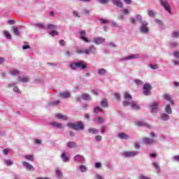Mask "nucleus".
Returning a JSON list of instances; mask_svg holds the SVG:
<instances>
[{
	"mask_svg": "<svg viewBox=\"0 0 179 179\" xmlns=\"http://www.w3.org/2000/svg\"><path fill=\"white\" fill-rule=\"evenodd\" d=\"M76 52L79 55H82V54H85V55H89V54L94 55L97 52V49L94 45H91L88 49H78L76 50Z\"/></svg>",
	"mask_w": 179,
	"mask_h": 179,
	"instance_id": "1",
	"label": "nucleus"
},
{
	"mask_svg": "<svg viewBox=\"0 0 179 179\" xmlns=\"http://www.w3.org/2000/svg\"><path fill=\"white\" fill-rule=\"evenodd\" d=\"M67 127L74 129L75 131H83L85 129V124L82 122H76L74 123H68Z\"/></svg>",
	"mask_w": 179,
	"mask_h": 179,
	"instance_id": "2",
	"label": "nucleus"
},
{
	"mask_svg": "<svg viewBox=\"0 0 179 179\" xmlns=\"http://www.w3.org/2000/svg\"><path fill=\"white\" fill-rule=\"evenodd\" d=\"M71 69H78L79 68L80 69H86V64H83V62L79 61L78 62L71 63L70 65Z\"/></svg>",
	"mask_w": 179,
	"mask_h": 179,
	"instance_id": "3",
	"label": "nucleus"
},
{
	"mask_svg": "<svg viewBox=\"0 0 179 179\" xmlns=\"http://www.w3.org/2000/svg\"><path fill=\"white\" fill-rule=\"evenodd\" d=\"M143 89V94H145V96H150V94H152V92H150V90H152V85H150V84H144Z\"/></svg>",
	"mask_w": 179,
	"mask_h": 179,
	"instance_id": "4",
	"label": "nucleus"
},
{
	"mask_svg": "<svg viewBox=\"0 0 179 179\" xmlns=\"http://www.w3.org/2000/svg\"><path fill=\"white\" fill-rule=\"evenodd\" d=\"M140 31L143 33V34H148V33H149V27H148V22L146 21L143 22L140 27Z\"/></svg>",
	"mask_w": 179,
	"mask_h": 179,
	"instance_id": "5",
	"label": "nucleus"
},
{
	"mask_svg": "<svg viewBox=\"0 0 179 179\" xmlns=\"http://www.w3.org/2000/svg\"><path fill=\"white\" fill-rule=\"evenodd\" d=\"M150 108L151 110V113H157V111H159V103H152L151 105H150Z\"/></svg>",
	"mask_w": 179,
	"mask_h": 179,
	"instance_id": "6",
	"label": "nucleus"
},
{
	"mask_svg": "<svg viewBox=\"0 0 179 179\" xmlns=\"http://www.w3.org/2000/svg\"><path fill=\"white\" fill-rule=\"evenodd\" d=\"M138 155V152L136 151H125L123 152V156H125V157H134V156H136Z\"/></svg>",
	"mask_w": 179,
	"mask_h": 179,
	"instance_id": "7",
	"label": "nucleus"
},
{
	"mask_svg": "<svg viewBox=\"0 0 179 179\" xmlns=\"http://www.w3.org/2000/svg\"><path fill=\"white\" fill-rule=\"evenodd\" d=\"M143 142L145 145H153V143H156V141H155V139L150 138H143Z\"/></svg>",
	"mask_w": 179,
	"mask_h": 179,
	"instance_id": "8",
	"label": "nucleus"
},
{
	"mask_svg": "<svg viewBox=\"0 0 179 179\" xmlns=\"http://www.w3.org/2000/svg\"><path fill=\"white\" fill-rule=\"evenodd\" d=\"M74 162L75 163H83L85 162V157L80 155H77L74 157Z\"/></svg>",
	"mask_w": 179,
	"mask_h": 179,
	"instance_id": "9",
	"label": "nucleus"
},
{
	"mask_svg": "<svg viewBox=\"0 0 179 179\" xmlns=\"http://www.w3.org/2000/svg\"><path fill=\"white\" fill-rule=\"evenodd\" d=\"M22 164L24 166H25V168L29 170V171H34V166H33V165H31V164H29V162H27L25 161L22 162Z\"/></svg>",
	"mask_w": 179,
	"mask_h": 179,
	"instance_id": "10",
	"label": "nucleus"
},
{
	"mask_svg": "<svg viewBox=\"0 0 179 179\" xmlns=\"http://www.w3.org/2000/svg\"><path fill=\"white\" fill-rule=\"evenodd\" d=\"M160 2L162 6H164L165 10L169 12V13H171V10L170 9V5H169V3H167V1H163V0H160Z\"/></svg>",
	"mask_w": 179,
	"mask_h": 179,
	"instance_id": "11",
	"label": "nucleus"
},
{
	"mask_svg": "<svg viewBox=\"0 0 179 179\" xmlns=\"http://www.w3.org/2000/svg\"><path fill=\"white\" fill-rule=\"evenodd\" d=\"M117 136L120 138V139H124L125 141H129V139H131V137L124 132L119 133Z\"/></svg>",
	"mask_w": 179,
	"mask_h": 179,
	"instance_id": "12",
	"label": "nucleus"
},
{
	"mask_svg": "<svg viewBox=\"0 0 179 179\" xmlns=\"http://www.w3.org/2000/svg\"><path fill=\"white\" fill-rule=\"evenodd\" d=\"M105 41L106 38H104L96 37L93 39V42L96 45L103 44Z\"/></svg>",
	"mask_w": 179,
	"mask_h": 179,
	"instance_id": "13",
	"label": "nucleus"
},
{
	"mask_svg": "<svg viewBox=\"0 0 179 179\" xmlns=\"http://www.w3.org/2000/svg\"><path fill=\"white\" fill-rule=\"evenodd\" d=\"M80 36L81 40H83V41H85V43H89V39H87V38L85 37V36H86L85 30H82L81 31H80Z\"/></svg>",
	"mask_w": 179,
	"mask_h": 179,
	"instance_id": "14",
	"label": "nucleus"
},
{
	"mask_svg": "<svg viewBox=\"0 0 179 179\" xmlns=\"http://www.w3.org/2000/svg\"><path fill=\"white\" fill-rule=\"evenodd\" d=\"M59 96L61 99H69V97H71V92H63L60 93Z\"/></svg>",
	"mask_w": 179,
	"mask_h": 179,
	"instance_id": "15",
	"label": "nucleus"
},
{
	"mask_svg": "<svg viewBox=\"0 0 179 179\" xmlns=\"http://www.w3.org/2000/svg\"><path fill=\"white\" fill-rule=\"evenodd\" d=\"M112 2L113 5L117 6V8H124V4L122 3V1H121V0H112Z\"/></svg>",
	"mask_w": 179,
	"mask_h": 179,
	"instance_id": "16",
	"label": "nucleus"
},
{
	"mask_svg": "<svg viewBox=\"0 0 179 179\" xmlns=\"http://www.w3.org/2000/svg\"><path fill=\"white\" fill-rule=\"evenodd\" d=\"M67 148H69L70 149H73L75 148H78V143H76L74 141H70L68 142L66 144Z\"/></svg>",
	"mask_w": 179,
	"mask_h": 179,
	"instance_id": "17",
	"label": "nucleus"
},
{
	"mask_svg": "<svg viewBox=\"0 0 179 179\" xmlns=\"http://www.w3.org/2000/svg\"><path fill=\"white\" fill-rule=\"evenodd\" d=\"M164 99L166 100V101H170L171 106H174V101L171 100V96L169 94H166L163 96Z\"/></svg>",
	"mask_w": 179,
	"mask_h": 179,
	"instance_id": "18",
	"label": "nucleus"
},
{
	"mask_svg": "<svg viewBox=\"0 0 179 179\" xmlns=\"http://www.w3.org/2000/svg\"><path fill=\"white\" fill-rule=\"evenodd\" d=\"M137 127H147V128H150V125L148 124L143 121H139L136 122Z\"/></svg>",
	"mask_w": 179,
	"mask_h": 179,
	"instance_id": "19",
	"label": "nucleus"
},
{
	"mask_svg": "<svg viewBox=\"0 0 179 179\" xmlns=\"http://www.w3.org/2000/svg\"><path fill=\"white\" fill-rule=\"evenodd\" d=\"M61 159H62L64 163L69 162V158L68 157V156H66V152L62 153V155H61Z\"/></svg>",
	"mask_w": 179,
	"mask_h": 179,
	"instance_id": "20",
	"label": "nucleus"
},
{
	"mask_svg": "<svg viewBox=\"0 0 179 179\" xmlns=\"http://www.w3.org/2000/svg\"><path fill=\"white\" fill-rule=\"evenodd\" d=\"M51 125H52V127H55V128H58V129L64 128V126L62 125V124L58 123L57 122H52Z\"/></svg>",
	"mask_w": 179,
	"mask_h": 179,
	"instance_id": "21",
	"label": "nucleus"
},
{
	"mask_svg": "<svg viewBox=\"0 0 179 179\" xmlns=\"http://www.w3.org/2000/svg\"><path fill=\"white\" fill-rule=\"evenodd\" d=\"M12 29L15 36H17V37L18 36H20V31H19L17 27H13Z\"/></svg>",
	"mask_w": 179,
	"mask_h": 179,
	"instance_id": "22",
	"label": "nucleus"
},
{
	"mask_svg": "<svg viewBox=\"0 0 179 179\" xmlns=\"http://www.w3.org/2000/svg\"><path fill=\"white\" fill-rule=\"evenodd\" d=\"M56 117L59 120H64V121H66V120H68V117H66V115H64L61 113L57 114Z\"/></svg>",
	"mask_w": 179,
	"mask_h": 179,
	"instance_id": "23",
	"label": "nucleus"
},
{
	"mask_svg": "<svg viewBox=\"0 0 179 179\" xmlns=\"http://www.w3.org/2000/svg\"><path fill=\"white\" fill-rule=\"evenodd\" d=\"M18 82H22V83H27L29 82V78L27 77H19Z\"/></svg>",
	"mask_w": 179,
	"mask_h": 179,
	"instance_id": "24",
	"label": "nucleus"
},
{
	"mask_svg": "<svg viewBox=\"0 0 179 179\" xmlns=\"http://www.w3.org/2000/svg\"><path fill=\"white\" fill-rule=\"evenodd\" d=\"M131 108H134V110H139L141 108V107L138 106V104L135 101H131Z\"/></svg>",
	"mask_w": 179,
	"mask_h": 179,
	"instance_id": "25",
	"label": "nucleus"
},
{
	"mask_svg": "<svg viewBox=\"0 0 179 179\" xmlns=\"http://www.w3.org/2000/svg\"><path fill=\"white\" fill-rule=\"evenodd\" d=\"M82 99L84 100H92V96L89 94H83Z\"/></svg>",
	"mask_w": 179,
	"mask_h": 179,
	"instance_id": "26",
	"label": "nucleus"
},
{
	"mask_svg": "<svg viewBox=\"0 0 179 179\" xmlns=\"http://www.w3.org/2000/svg\"><path fill=\"white\" fill-rule=\"evenodd\" d=\"M165 112L167 114H171V113H173V110H171V106H170V103H169L166 108H165Z\"/></svg>",
	"mask_w": 179,
	"mask_h": 179,
	"instance_id": "27",
	"label": "nucleus"
},
{
	"mask_svg": "<svg viewBox=\"0 0 179 179\" xmlns=\"http://www.w3.org/2000/svg\"><path fill=\"white\" fill-rule=\"evenodd\" d=\"M89 134H99V129L95 128H90L88 129Z\"/></svg>",
	"mask_w": 179,
	"mask_h": 179,
	"instance_id": "28",
	"label": "nucleus"
},
{
	"mask_svg": "<svg viewBox=\"0 0 179 179\" xmlns=\"http://www.w3.org/2000/svg\"><path fill=\"white\" fill-rule=\"evenodd\" d=\"M162 120H164V121H168V120H170V116L166 113H162L161 115Z\"/></svg>",
	"mask_w": 179,
	"mask_h": 179,
	"instance_id": "29",
	"label": "nucleus"
},
{
	"mask_svg": "<svg viewBox=\"0 0 179 179\" xmlns=\"http://www.w3.org/2000/svg\"><path fill=\"white\" fill-rule=\"evenodd\" d=\"M101 107H103V108L108 107V103L107 102V99H103L101 101Z\"/></svg>",
	"mask_w": 179,
	"mask_h": 179,
	"instance_id": "30",
	"label": "nucleus"
},
{
	"mask_svg": "<svg viewBox=\"0 0 179 179\" xmlns=\"http://www.w3.org/2000/svg\"><path fill=\"white\" fill-rule=\"evenodd\" d=\"M3 34H4L5 37H6V38H8V40L12 39V35L10 34V33L8 31H4Z\"/></svg>",
	"mask_w": 179,
	"mask_h": 179,
	"instance_id": "31",
	"label": "nucleus"
},
{
	"mask_svg": "<svg viewBox=\"0 0 179 179\" xmlns=\"http://www.w3.org/2000/svg\"><path fill=\"white\" fill-rule=\"evenodd\" d=\"M59 100L49 102L48 105L50 106H58L59 104Z\"/></svg>",
	"mask_w": 179,
	"mask_h": 179,
	"instance_id": "32",
	"label": "nucleus"
},
{
	"mask_svg": "<svg viewBox=\"0 0 179 179\" xmlns=\"http://www.w3.org/2000/svg\"><path fill=\"white\" fill-rule=\"evenodd\" d=\"M106 73H107V70L104 69H101L99 70H98V74L103 76V75H106Z\"/></svg>",
	"mask_w": 179,
	"mask_h": 179,
	"instance_id": "33",
	"label": "nucleus"
},
{
	"mask_svg": "<svg viewBox=\"0 0 179 179\" xmlns=\"http://www.w3.org/2000/svg\"><path fill=\"white\" fill-rule=\"evenodd\" d=\"M124 99L125 100H132V96L128 92H124Z\"/></svg>",
	"mask_w": 179,
	"mask_h": 179,
	"instance_id": "34",
	"label": "nucleus"
},
{
	"mask_svg": "<svg viewBox=\"0 0 179 179\" xmlns=\"http://www.w3.org/2000/svg\"><path fill=\"white\" fill-rule=\"evenodd\" d=\"M152 166L156 169L157 173H160V167H159V164L157 162H153Z\"/></svg>",
	"mask_w": 179,
	"mask_h": 179,
	"instance_id": "35",
	"label": "nucleus"
},
{
	"mask_svg": "<svg viewBox=\"0 0 179 179\" xmlns=\"http://www.w3.org/2000/svg\"><path fill=\"white\" fill-rule=\"evenodd\" d=\"M10 74L13 76H17V75H19V71H17L16 69H13L10 71Z\"/></svg>",
	"mask_w": 179,
	"mask_h": 179,
	"instance_id": "36",
	"label": "nucleus"
},
{
	"mask_svg": "<svg viewBox=\"0 0 179 179\" xmlns=\"http://www.w3.org/2000/svg\"><path fill=\"white\" fill-rule=\"evenodd\" d=\"M24 159H26V160H30V162H33V160L34 159V155H25Z\"/></svg>",
	"mask_w": 179,
	"mask_h": 179,
	"instance_id": "37",
	"label": "nucleus"
},
{
	"mask_svg": "<svg viewBox=\"0 0 179 179\" xmlns=\"http://www.w3.org/2000/svg\"><path fill=\"white\" fill-rule=\"evenodd\" d=\"M148 16L150 17H155L156 16V13L152 10H148Z\"/></svg>",
	"mask_w": 179,
	"mask_h": 179,
	"instance_id": "38",
	"label": "nucleus"
},
{
	"mask_svg": "<svg viewBox=\"0 0 179 179\" xmlns=\"http://www.w3.org/2000/svg\"><path fill=\"white\" fill-rule=\"evenodd\" d=\"M47 29H48L49 30H55L57 29V26L54 24H48L47 26Z\"/></svg>",
	"mask_w": 179,
	"mask_h": 179,
	"instance_id": "39",
	"label": "nucleus"
},
{
	"mask_svg": "<svg viewBox=\"0 0 179 179\" xmlns=\"http://www.w3.org/2000/svg\"><path fill=\"white\" fill-rule=\"evenodd\" d=\"M80 171H81L82 173H85V171H87V168H86V166H85V165H81V166H80Z\"/></svg>",
	"mask_w": 179,
	"mask_h": 179,
	"instance_id": "40",
	"label": "nucleus"
},
{
	"mask_svg": "<svg viewBox=\"0 0 179 179\" xmlns=\"http://www.w3.org/2000/svg\"><path fill=\"white\" fill-rule=\"evenodd\" d=\"M5 163L7 166H12V164H13V162L10 159H6Z\"/></svg>",
	"mask_w": 179,
	"mask_h": 179,
	"instance_id": "41",
	"label": "nucleus"
},
{
	"mask_svg": "<svg viewBox=\"0 0 179 179\" xmlns=\"http://www.w3.org/2000/svg\"><path fill=\"white\" fill-rule=\"evenodd\" d=\"M13 92H15V93H22V92L20 91V90H19V87H17V86H15L13 87Z\"/></svg>",
	"mask_w": 179,
	"mask_h": 179,
	"instance_id": "42",
	"label": "nucleus"
},
{
	"mask_svg": "<svg viewBox=\"0 0 179 179\" xmlns=\"http://www.w3.org/2000/svg\"><path fill=\"white\" fill-rule=\"evenodd\" d=\"M49 34H50L51 36H58V32L55 30H53V31H50L49 32Z\"/></svg>",
	"mask_w": 179,
	"mask_h": 179,
	"instance_id": "43",
	"label": "nucleus"
},
{
	"mask_svg": "<svg viewBox=\"0 0 179 179\" xmlns=\"http://www.w3.org/2000/svg\"><path fill=\"white\" fill-rule=\"evenodd\" d=\"M155 23L157 24H159V26H163V22L159 19H155Z\"/></svg>",
	"mask_w": 179,
	"mask_h": 179,
	"instance_id": "44",
	"label": "nucleus"
},
{
	"mask_svg": "<svg viewBox=\"0 0 179 179\" xmlns=\"http://www.w3.org/2000/svg\"><path fill=\"white\" fill-rule=\"evenodd\" d=\"M132 58H139V56L138 55H133L127 57L126 59H131Z\"/></svg>",
	"mask_w": 179,
	"mask_h": 179,
	"instance_id": "45",
	"label": "nucleus"
},
{
	"mask_svg": "<svg viewBox=\"0 0 179 179\" xmlns=\"http://www.w3.org/2000/svg\"><path fill=\"white\" fill-rule=\"evenodd\" d=\"M179 36V32L178 31H173L172 33V37H174L176 38H177V37Z\"/></svg>",
	"mask_w": 179,
	"mask_h": 179,
	"instance_id": "46",
	"label": "nucleus"
},
{
	"mask_svg": "<svg viewBox=\"0 0 179 179\" xmlns=\"http://www.w3.org/2000/svg\"><path fill=\"white\" fill-rule=\"evenodd\" d=\"M136 20H138V22H142V20H143L142 15L139 14L137 15Z\"/></svg>",
	"mask_w": 179,
	"mask_h": 179,
	"instance_id": "47",
	"label": "nucleus"
},
{
	"mask_svg": "<svg viewBox=\"0 0 179 179\" xmlns=\"http://www.w3.org/2000/svg\"><path fill=\"white\" fill-rule=\"evenodd\" d=\"M73 15L75 17H80V15H79V13L76 10L73 11Z\"/></svg>",
	"mask_w": 179,
	"mask_h": 179,
	"instance_id": "48",
	"label": "nucleus"
},
{
	"mask_svg": "<svg viewBox=\"0 0 179 179\" xmlns=\"http://www.w3.org/2000/svg\"><path fill=\"white\" fill-rule=\"evenodd\" d=\"M136 82V85H138L139 86H141V85H143V82H142V80L136 79L135 80Z\"/></svg>",
	"mask_w": 179,
	"mask_h": 179,
	"instance_id": "49",
	"label": "nucleus"
},
{
	"mask_svg": "<svg viewBox=\"0 0 179 179\" xmlns=\"http://www.w3.org/2000/svg\"><path fill=\"white\" fill-rule=\"evenodd\" d=\"M65 52V55L66 57H71V54H72V52L69 51V50H65L64 51Z\"/></svg>",
	"mask_w": 179,
	"mask_h": 179,
	"instance_id": "50",
	"label": "nucleus"
},
{
	"mask_svg": "<svg viewBox=\"0 0 179 179\" xmlns=\"http://www.w3.org/2000/svg\"><path fill=\"white\" fill-rule=\"evenodd\" d=\"M114 96L116 100H120V99H121V95L118 93H115Z\"/></svg>",
	"mask_w": 179,
	"mask_h": 179,
	"instance_id": "51",
	"label": "nucleus"
},
{
	"mask_svg": "<svg viewBox=\"0 0 179 179\" xmlns=\"http://www.w3.org/2000/svg\"><path fill=\"white\" fill-rule=\"evenodd\" d=\"M56 175L59 178H61L62 177V173L59 171H56Z\"/></svg>",
	"mask_w": 179,
	"mask_h": 179,
	"instance_id": "52",
	"label": "nucleus"
},
{
	"mask_svg": "<svg viewBox=\"0 0 179 179\" xmlns=\"http://www.w3.org/2000/svg\"><path fill=\"white\" fill-rule=\"evenodd\" d=\"M97 120L99 122V124H103L104 122V120L101 117H98Z\"/></svg>",
	"mask_w": 179,
	"mask_h": 179,
	"instance_id": "53",
	"label": "nucleus"
},
{
	"mask_svg": "<svg viewBox=\"0 0 179 179\" xmlns=\"http://www.w3.org/2000/svg\"><path fill=\"white\" fill-rule=\"evenodd\" d=\"M122 12L123 15H128V13H129V11L127 8L122 10Z\"/></svg>",
	"mask_w": 179,
	"mask_h": 179,
	"instance_id": "54",
	"label": "nucleus"
},
{
	"mask_svg": "<svg viewBox=\"0 0 179 179\" xmlns=\"http://www.w3.org/2000/svg\"><path fill=\"white\" fill-rule=\"evenodd\" d=\"M130 104H131V102H128L127 101H123L124 107H127V106H129Z\"/></svg>",
	"mask_w": 179,
	"mask_h": 179,
	"instance_id": "55",
	"label": "nucleus"
},
{
	"mask_svg": "<svg viewBox=\"0 0 179 179\" xmlns=\"http://www.w3.org/2000/svg\"><path fill=\"white\" fill-rule=\"evenodd\" d=\"M95 139H96V141H97L99 142V141H101V139H103V137L99 135L95 137Z\"/></svg>",
	"mask_w": 179,
	"mask_h": 179,
	"instance_id": "56",
	"label": "nucleus"
},
{
	"mask_svg": "<svg viewBox=\"0 0 179 179\" xmlns=\"http://www.w3.org/2000/svg\"><path fill=\"white\" fill-rule=\"evenodd\" d=\"M100 22H101V23H103V24H106V23H108V21L106 20H104L103 18L99 19Z\"/></svg>",
	"mask_w": 179,
	"mask_h": 179,
	"instance_id": "57",
	"label": "nucleus"
},
{
	"mask_svg": "<svg viewBox=\"0 0 179 179\" xmlns=\"http://www.w3.org/2000/svg\"><path fill=\"white\" fill-rule=\"evenodd\" d=\"M106 127L102 126L101 127V134H106Z\"/></svg>",
	"mask_w": 179,
	"mask_h": 179,
	"instance_id": "58",
	"label": "nucleus"
},
{
	"mask_svg": "<svg viewBox=\"0 0 179 179\" xmlns=\"http://www.w3.org/2000/svg\"><path fill=\"white\" fill-rule=\"evenodd\" d=\"M22 49L23 50H29V49H30V45H24L22 46Z\"/></svg>",
	"mask_w": 179,
	"mask_h": 179,
	"instance_id": "59",
	"label": "nucleus"
},
{
	"mask_svg": "<svg viewBox=\"0 0 179 179\" xmlns=\"http://www.w3.org/2000/svg\"><path fill=\"white\" fill-rule=\"evenodd\" d=\"M178 45V43H171V47L172 48H176V47H177Z\"/></svg>",
	"mask_w": 179,
	"mask_h": 179,
	"instance_id": "60",
	"label": "nucleus"
},
{
	"mask_svg": "<svg viewBox=\"0 0 179 179\" xmlns=\"http://www.w3.org/2000/svg\"><path fill=\"white\" fill-rule=\"evenodd\" d=\"M173 55L176 58H179V52L178 51L174 52Z\"/></svg>",
	"mask_w": 179,
	"mask_h": 179,
	"instance_id": "61",
	"label": "nucleus"
},
{
	"mask_svg": "<svg viewBox=\"0 0 179 179\" xmlns=\"http://www.w3.org/2000/svg\"><path fill=\"white\" fill-rule=\"evenodd\" d=\"M108 1L109 0H99V2L100 3L106 4V3H108Z\"/></svg>",
	"mask_w": 179,
	"mask_h": 179,
	"instance_id": "62",
	"label": "nucleus"
},
{
	"mask_svg": "<svg viewBox=\"0 0 179 179\" xmlns=\"http://www.w3.org/2000/svg\"><path fill=\"white\" fill-rule=\"evenodd\" d=\"M59 44H60V45H62V46H64V45H65V41H64V40H60L59 41Z\"/></svg>",
	"mask_w": 179,
	"mask_h": 179,
	"instance_id": "63",
	"label": "nucleus"
},
{
	"mask_svg": "<svg viewBox=\"0 0 179 179\" xmlns=\"http://www.w3.org/2000/svg\"><path fill=\"white\" fill-rule=\"evenodd\" d=\"M139 179H152V178H148V177H145V176H141V177L139 178Z\"/></svg>",
	"mask_w": 179,
	"mask_h": 179,
	"instance_id": "64",
	"label": "nucleus"
}]
</instances>
